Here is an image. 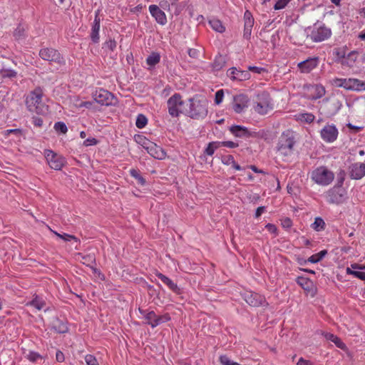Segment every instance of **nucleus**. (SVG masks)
<instances>
[{"label": "nucleus", "mask_w": 365, "mask_h": 365, "mask_svg": "<svg viewBox=\"0 0 365 365\" xmlns=\"http://www.w3.org/2000/svg\"><path fill=\"white\" fill-rule=\"evenodd\" d=\"M295 135L293 131L287 130L279 137L276 151L284 161H289L294 156Z\"/></svg>", "instance_id": "f257e3e1"}, {"label": "nucleus", "mask_w": 365, "mask_h": 365, "mask_svg": "<svg viewBox=\"0 0 365 365\" xmlns=\"http://www.w3.org/2000/svg\"><path fill=\"white\" fill-rule=\"evenodd\" d=\"M188 109L185 110V114L192 119H203L208 113V102L205 98H193L189 99Z\"/></svg>", "instance_id": "f03ea898"}, {"label": "nucleus", "mask_w": 365, "mask_h": 365, "mask_svg": "<svg viewBox=\"0 0 365 365\" xmlns=\"http://www.w3.org/2000/svg\"><path fill=\"white\" fill-rule=\"evenodd\" d=\"M43 91L38 87L31 91L26 98V105L30 112L39 115L46 113L48 107L42 103Z\"/></svg>", "instance_id": "7ed1b4c3"}, {"label": "nucleus", "mask_w": 365, "mask_h": 365, "mask_svg": "<svg viewBox=\"0 0 365 365\" xmlns=\"http://www.w3.org/2000/svg\"><path fill=\"white\" fill-rule=\"evenodd\" d=\"M255 111L259 115H266L274 109V103L268 92L262 91L256 96Z\"/></svg>", "instance_id": "20e7f679"}, {"label": "nucleus", "mask_w": 365, "mask_h": 365, "mask_svg": "<svg viewBox=\"0 0 365 365\" xmlns=\"http://www.w3.org/2000/svg\"><path fill=\"white\" fill-rule=\"evenodd\" d=\"M334 178V173L325 166L318 167L311 173V179L319 185H329Z\"/></svg>", "instance_id": "39448f33"}, {"label": "nucleus", "mask_w": 365, "mask_h": 365, "mask_svg": "<svg viewBox=\"0 0 365 365\" xmlns=\"http://www.w3.org/2000/svg\"><path fill=\"white\" fill-rule=\"evenodd\" d=\"M336 86L344 88L346 90L356 91H365V81L357 78H336L334 80Z\"/></svg>", "instance_id": "423d86ee"}, {"label": "nucleus", "mask_w": 365, "mask_h": 365, "mask_svg": "<svg viewBox=\"0 0 365 365\" xmlns=\"http://www.w3.org/2000/svg\"><path fill=\"white\" fill-rule=\"evenodd\" d=\"M324 197L330 204H341L346 199V192L341 186H335L324 194Z\"/></svg>", "instance_id": "0eeeda50"}, {"label": "nucleus", "mask_w": 365, "mask_h": 365, "mask_svg": "<svg viewBox=\"0 0 365 365\" xmlns=\"http://www.w3.org/2000/svg\"><path fill=\"white\" fill-rule=\"evenodd\" d=\"M168 113L172 117H178L184 113V101L180 94L175 93L168 100Z\"/></svg>", "instance_id": "6e6552de"}, {"label": "nucleus", "mask_w": 365, "mask_h": 365, "mask_svg": "<svg viewBox=\"0 0 365 365\" xmlns=\"http://www.w3.org/2000/svg\"><path fill=\"white\" fill-rule=\"evenodd\" d=\"M43 154L50 168L56 170H61L66 163L62 155L51 150H45Z\"/></svg>", "instance_id": "1a4fd4ad"}, {"label": "nucleus", "mask_w": 365, "mask_h": 365, "mask_svg": "<svg viewBox=\"0 0 365 365\" xmlns=\"http://www.w3.org/2000/svg\"><path fill=\"white\" fill-rule=\"evenodd\" d=\"M139 138L143 140L142 145L147 150V152L153 158L156 159H163L166 156L165 152L163 150L162 148L157 145L155 143L143 138L142 137H139Z\"/></svg>", "instance_id": "9d476101"}, {"label": "nucleus", "mask_w": 365, "mask_h": 365, "mask_svg": "<svg viewBox=\"0 0 365 365\" xmlns=\"http://www.w3.org/2000/svg\"><path fill=\"white\" fill-rule=\"evenodd\" d=\"M338 135V129L334 124H327L320 131L322 139L327 143H334L337 139Z\"/></svg>", "instance_id": "9b49d317"}, {"label": "nucleus", "mask_w": 365, "mask_h": 365, "mask_svg": "<svg viewBox=\"0 0 365 365\" xmlns=\"http://www.w3.org/2000/svg\"><path fill=\"white\" fill-rule=\"evenodd\" d=\"M39 56L45 61L56 62L59 64L63 63V58L60 53L51 48H44L40 50Z\"/></svg>", "instance_id": "f8f14e48"}, {"label": "nucleus", "mask_w": 365, "mask_h": 365, "mask_svg": "<svg viewBox=\"0 0 365 365\" xmlns=\"http://www.w3.org/2000/svg\"><path fill=\"white\" fill-rule=\"evenodd\" d=\"M331 35V31L325 26L314 27L310 34V38L314 42H322L328 39Z\"/></svg>", "instance_id": "ddd939ff"}, {"label": "nucleus", "mask_w": 365, "mask_h": 365, "mask_svg": "<svg viewBox=\"0 0 365 365\" xmlns=\"http://www.w3.org/2000/svg\"><path fill=\"white\" fill-rule=\"evenodd\" d=\"M170 319V317L168 314L157 315L154 311H150V312L146 314V317L145 319L146 323L152 328H155L163 323L168 322Z\"/></svg>", "instance_id": "4468645a"}, {"label": "nucleus", "mask_w": 365, "mask_h": 365, "mask_svg": "<svg viewBox=\"0 0 365 365\" xmlns=\"http://www.w3.org/2000/svg\"><path fill=\"white\" fill-rule=\"evenodd\" d=\"M112 94L108 91L100 88L93 93V98L96 102L101 105L108 106L111 103Z\"/></svg>", "instance_id": "2eb2a0df"}, {"label": "nucleus", "mask_w": 365, "mask_h": 365, "mask_svg": "<svg viewBox=\"0 0 365 365\" xmlns=\"http://www.w3.org/2000/svg\"><path fill=\"white\" fill-rule=\"evenodd\" d=\"M245 302L252 307H259L266 303L265 298L255 292H247L244 294Z\"/></svg>", "instance_id": "dca6fc26"}, {"label": "nucleus", "mask_w": 365, "mask_h": 365, "mask_svg": "<svg viewBox=\"0 0 365 365\" xmlns=\"http://www.w3.org/2000/svg\"><path fill=\"white\" fill-rule=\"evenodd\" d=\"M319 63V59L318 57H312L299 62L297 66L302 73H309L317 67Z\"/></svg>", "instance_id": "f3484780"}, {"label": "nucleus", "mask_w": 365, "mask_h": 365, "mask_svg": "<svg viewBox=\"0 0 365 365\" xmlns=\"http://www.w3.org/2000/svg\"><path fill=\"white\" fill-rule=\"evenodd\" d=\"M249 98L246 95L240 94L235 96L233 98L232 108L237 113H240L248 106Z\"/></svg>", "instance_id": "a211bd4d"}, {"label": "nucleus", "mask_w": 365, "mask_h": 365, "mask_svg": "<svg viewBox=\"0 0 365 365\" xmlns=\"http://www.w3.org/2000/svg\"><path fill=\"white\" fill-rule=\"evenodd\" d=\"M309 92V98L311 100H317L322 98L325 93V88L321 84L310 85L307 87Z\"/></svg>", "instance_id": "6ab92c4d"}, {"label": "nucleus", "mask_w": 365, "mask_h": 365, "mask_svg": "<svg viewBox=\"0 0 365 365\" xmlns=\"http://www.w3.org/2000/svg\"><path fill=\"white\" fill-rule=\"evenodd\" d=\"M149 11L156 21L160 25H165L167 23V17L164 11L159 9L156 5L152 4L149 6Z\"/></svg>", "instance_id": "aec40b11"}, {"label": "nucleus", "mask_w": 365, "mask_h": 365, "mask_svg": "<svg viewBox=\"0 0 365 365\" xmlns=\"http://www.w3.org/2000/svg\"><path fill=\"white\" fill-rule=\"evenodd\" d=\"M350 168V176L352 179L359 180L365 175V163H354Z\"/></svg>", "instance_id": "412c9836"}, {"label": "nucleus", "mask_w": 365, "mask_h": 365, "mask_svg": "<svg viewBox=\"0 0 365 365\" xmlns=\"http://www.w3.org/2000/svg\"><path fill=\"white\" fill-rule=\"evenodd\" d=\"M100 31V18L98 14L96 15L93 24L92 26L91 32V38L93 43H98L100 39L99 36Z\"/></svg>", "instance_id": "4be33fe9"}, {"label": "nucleus", "mask_w": 365, "mask_h": 365, "mask_svg": "<svg viewBox=\"0 0 365 365\" xmlns=\"http://www.w3.org/2000/svg\"><path fill=\"white\" fill-rule=\"evenodd\" d=\"M230 130L235 136L238 138L250 136L247 128L244 126L232 125L230 127Z\"/></svg>", "instance_id": "5701e85b"}, {"label": "nucleus", "mask_w": 365, "mask_h": 365, "mask_svg": "<svg viewBox=\"0 0 365 365\" xmlns=\"http://www.w3.org/2000/svg\"><path fill=\"white\" fill-rule=\"evenodd\" d=\"M156 276L160 279L164 284H165L170 289L175 292H179V288L173 280H171L170 278L166 277L165 275L163 274L162 273L158 272L156 273Z\"/></svg>", "instance_id": "b1692460"}, {"label": "nucleus", "mask_w": 365, "mask_h": 365, "mask_svg": "<svg viewBox=\"0 0 365 365\" xmlns=\"http://www.w3.org/2000/svg\"><path fill=\"white\" fill-rule=\"evenodd\" d=\"M295 118L297 120L307 123H311L315 119V116L311 113H300L295 115Z\"/></svg>", "instance_id": "393cba45"}, {"label": "nucleus", "mask_w": 365, "mask_h": 365, "mask_svg": "<svg viewBox=\"0 0 365 365\" xmlns=\"http://www.w3.org/2000/svg\"><path fill=\"white\" fill-rule=\"evenodd\" d=\"M324 336L327 340L334 343L338 348H340L341 349H344L346 348V345L344 344V343L342 342V341L336 335L331 333H326L324 334Z\"/></svg>", "instance_id": "a878e982"}, {"label": "nucleus", "mask_w": 365, "mask_h": 365, "mask_svg": "<svg viewBox=\"0 0 365 365\" xmlns=\"http://www.w3.org/2000/svg\"><path fill=\"white\" fill-rule=\"evenodd\" d=\"M222 161L223 164L226 165H231L236 170H242V168L235 162L232 155H229L223 157Z\"/></svg>", "instance_id": "bb28decb"}, {"label": "nucleus", "mask_w": 365, "mask_h": 365, "mask_svg": "<svg viewBox=\"0 0 365 365\" xmlns=\"http://www.w3.org/2000/svg\"><path fill=\"white\" fill-rule=\"evenodd\" d=\"M53 329L58 333L64 334L68 331L66 324L58 319L53 322Z\"/></svg>", "instance_id": "cd10ccee"}, {"label": "nucleus", "mask_w": 365, "mask_h": 365, "mask_svg": "<svg viewBox=\"0 0 365 365\" xmlns=\"http://www.w3.org/2000/svg\"><path fill=\"white\" fill-rule=\"evenodd\" d=\"M209 24L217 32L223 33L225 31V26L219 19H212L209 21Z\"/></svg>", "instance_id": "c85d7f7f"}, {"label": "nucleus", "mask_w": 365, "mask_h": 365, "mask_svg": "<svg viewBox=\"0 0 365 365\" xmlns=\"http://www.w3.org/2000/svg\"><path fill=\"white\" fill-rule=\"evenodd\" d=\"M28 304L34 307L37 310H41L45 307L46 302L43 298L36 296Z\"/></svg>", "instance_id": "c756f323"}, {"label": "nucleus", "mask_w": 365, "mask_h": 365, "mask_svg": "<svg viewBox=\"0 0 365 365\" xmlns=\"http://www.w3.org/2000/svg\"><path fill=\"white\" fill-rule=\"evenodd\" d=\"M160 56L158 53H152L147 58L146 63L148 66L153 67L160 62Z\"/></svg>", "instance_id": "7c9ffc66"}, {"label": "nucleus", "mask_w": 365, "mask_h": 365, "mask_svg": "<svg viewBox=\"0 0 365 365\" xmlns=\"http://www.w3.org/2000/svg\"><path fill=\"white\" fill-rule=\"evenodd\" d=\"M327 254V250H322L319 253H317V254H314V255L310 256L308 258L307 262H311V263H317L319 261H321Z\"/></svg>", "instance_id": "2f4dec72"}, {"label": "nucleus", "mask_w": 365, "mask_h": 365, "mask_svg": "<svg viewBox=\"0 0 365 365\" xmlns=\"http://www.w3.org/2000/svg\"><path fill=\"white\" fill-rule=\"evenodd\" d=\"M129 172L130 175L137 180L138 184L140 185H145V179L140 175V172L138 170L131 169L130 170Z\"/></svg>", "instance_id": "473e14b6"}, {"label": "nucleus", "mask_w": 365, "mask_h": 365, "mask_svg": "<svg viewBox=\"0 0 365 365\" xmlns=\"http://www.w3.org/2000/svg\"><path fill=\"white\" fill-rule=\"evenodd\" d=\"M220 146V142H211L210 143L205 150V153L210 156H212L215 151Z\"/></svg>", "instance_id": "72a5a7b5"}, {"label": "nucleus", "mask_w": 365, "mask_h": 365, "mask_svg": "<svg viewBox=\"0 0 365 365\" xmlns=\"http://www.w3.org/2000/svg\"><path fill=\"white\" fill-rule=\"evenodd\" d=\"M312 227L316 231L323 230L325 228V222L322 218L316 217Z\"/></svg>", "instance_id": "f704fd0d"}, {"label": "nucleus", "mask_w": 365, "mask_h": 365, "mask_svg": "<svg viewBox=\"0 0 365 365\" xmlns=\"http://www.w3.org/2000/svg\"><path fill=\"white\" fill-rule=\"evenodd\" d=\"M16 75H17V73L13 69L2 68L0 70V76L3 78H12L16 77Z\"/></svg>", "instance_id": "c9c22d12"}, {"label": "nucleus", "mask_w": 365, "mask_h": 365, "mask_svg": "<svg viewBox=\"0 0 365 365\" xmlns=\"http://www.w3.org/2000/svg\"><path fill=\"white\" fill-rule=\"evenodd\" d=\"M251 78V75L249 71H241L239 70L237 76L234 77V81H243L248 80Z\"/></svg>", "instance_id": "e433bc0d"}, {"label": "nucleus", "mask_w": 365, "mask_h": 365, "mask_svg": "<svg viewBox=\"0 0 365 365\" xmlns=\"http://www.w3.org/2000/svg\"><path fill=\"white\" fill-rule=\"evenodd\" d=\"M147 123H148V120L144 115L139 114L137 116L136 121H135V125H136L137 128H143L146 125Z\"/></svg>", "instance_id": "4c0bfd02"}, {"label": "nucleus", "mask_w": 365, "mask_h": 365, "mask_svg": "<svg viewBox=\"0 0 365 365\" xmlns=\"http://www.w3.org/2000/svg\"><path fill=\"white\" fill-rule=\"evenodd\" d=\"M116 46V41L113 39H109L103 43V48L107 51H113L115 49Z\"/></svg>", "instance_id": "58836bf2"}, {"label": "nucleus", "mask_w": 365, "mask_h": 365, "mask_svg": "<svg viewBox=\"0 0 365 365\" xmlns=\"http://www.w3.org/2000/svg\"><path fill=\"white\" fill-rule=\"evenodd\" d=\"M253 25L254 24H250V22L245 23L243 34V36L245 38L249 39L250 38Z\"/></svg>", "instance_id": "ea45409f"}, {"label": "nucleus", "mask_w": 365, "mask_h": 365, "mask_svg": "<svg viewBox=\"0 0 365 365\" xmlns=\"http://www.w3.org/2000/svg\"><path fill=\"white\" fill-rule=\"evenodd\" d=\"M84 359L86 365H100L96 356L92 354H86Z\"/></svg>", "instance_id": "a19ab883"}, {"label": "nucleus", "mask_w": 365, "mask_h": 365, "mask_svg": "<svg viewBox=\"0 0 365 365\" xmlns=\"http://www.w3.org/2000/svg\"><path fill=\"white\" fill-rule=\"evenodd\" d=\"M54 129L56 132L65 134L68 131L66 125L63 122H57L54 124Z\"/></svg>", "instance_id": "79ce46f5"}, {"label": "nucleus", "mask_w": 365, "mask_h": 365, "mask_svg": "<svg viewBox=\"0 0 365 365\" xmlns=\"http://www.w3.org/2000/svg\"><path fill=\"white\" fill-rule=\"evenodd\" d=\"M220 361L222 365H240L237 362L232 361L227 356L222 355L220 356Z\"/></svg>", "instance_id": "37998d69"}, {"label": "nucleus", "mask_w": 365, "mask_h": 365, "mask_svg": "<svg viewBox=\"0 0 365 365\" xmlns=\"http://www.w3.org/2000/svg\"><path fill=\"white\" fill-rule=\"evenodd\" d=\"M224 65H225V61L221 56L215 58L214 63H213V68L215 70L221 69L224 66Z\"/></svg>", "instance_id": "c03bdc74"}, {"label": "nucleus", "mask_w": 365, "mask_h": 365, "mask_svg": "<svg viewBox=\"0 0 365 365\" xmlns=\"http://www.w3.org/2000/svg\"><path fill=\"white\" fill-rule=\"evenodd\" d=\"M297 283L304 289H308L309 284H311V281L304 277H299L297 279Z\"/></svg>", "instance_id": "a18cd8bd"}, {"label": "nucleus", "mask_w": 365, "mask_h": 365, "mask_svg": "<svg viewBox=\"0 0 365 365\" xmlns=\"http://www.w3.org/2000/svg\"><path fill=\"white\" fill-rule=\"evenodd\" d=\"M292 0H278L274 6L275 10L284 9Z\"/></svg>", "instance_id": "49530a36"}, {"label": "nucleus", "mask_w": 365, "mask_h": 365, "mask_svg": "<svg viewBox=\"0 0 365 365\" xmlns=\"http://www.w3.org/2000/svg\"><path fill=\"white\" fill-rule=\"evenodd\" d=\"M53 232L59 238L63 240L64 241H70L71 240H75L76 241H77V238L73 236V235H68V234H59L55 231H53Z\"/></svg>", "instance_id": "de8ad7c7"}, {"label": "nucleus", "mask_w": 365, "mask_h": 365, "mask_svg": "<svg viewBox=\"0 0 365 365\" xmlns=\"http://www.w3.org/2000/svg\"><path fill=\"white\" fill-rule=\"evenodd\" d=\"M82 262L83 264L89 266L95 262V257L93 255H87L82 257Z\"/></svg>", "instance_id": "09e8293b"}, {"label": "nucleus", "mask_w": 365, "mask_h": 365, "mask_svg": "<svg viewBox=\"0 0 365 365\" xmlns=\"http://www.w3.org/2000/svg\"><path fill=\"white\" fill-rule=\"evenodd\" d=\"M223 97H224V93H223V91L222 90H219L216 92L215 93V103L217 104V105H219L220 103H222V100H223Z\"/></svg>", "instance_id": "8fccbe9b"}, {"label": "nucleus", "mask_w": 365, "mask_h": 365, "mask_svg": "<svg viewBox=\"0 0 365 365\" xmlns=\"http://www.w3.org/2000/svg\"><path fill=\"white\" fill-rule=\"evenodd\" d=\"M40 358V354L34 351H30L27 355V359L32 362L36 361Z\"/></svg>", "instance_id": "3c124183"}, {"label": "nucleus", "mask_w": 365, "mask_h": 365, "mask_svg": "<svg viewBox=\"0 0 365 365\" xmlns=\"http://www.w3.org/2000/svg\"><path fill=\"white\" fill-rule=\"evenodd\" d=\"M281 225L284 228L289 229L292 226V222L290 218L284 217L281 220Z\"/></svg>", "instance_id": "603ef678"}, {"label": "nucleus", "mask_w": 365, "mask_h": 365, "mask_svg": "<svg viewBox=\"0 0 365 365\" xmlns=\"http://www.w3.org/2000/svg\"><path fill=\"white\" fill-rule=\"evenodd\" d=\"M98 143V140L94 138H88L83 142L84 146H91V145H95Z\"/></svg>", "instance_id": "864d4df0"}, {"label": "nucleus", "mask_w": 365, "mask_h": 365, "mask_svg": "<svg viewBox=\"0 0 365 365\" xmlns=\"http://www.w3.org/2000/svg\"><path fill=\"white\" fill-rule=\"evenodd\" d=\"M248 71H249V72L252 71V72H254L255 73H262V72L265 71V68H262V67L250 66L248 67Z\"/></svg>", "instance_id": "5fc2aeb1"}, {"label": "nucleus", "mask_w": 365, "mask_h": 365, "mask_svg": "<svg viewBox=\"0 0 365 365\" xmlns=\"http://www.w3.org/2000/svg\"><path fill=\"white\" fill-rule=\"evenodd\" d=\"M220 145H222L225 147H227V148H237L238 146V143L232 142V141L220 142Z\"/></svg>", "instance_id": "6e6d98bb"}, {"label": "nucleus", "mask_w": 365, "mask_h": 365, "mask_svg": "<svg viewBox=\"0 0 365 365\" xmlns=\"http://www.w3.org/2000/svg\"><path fill=\"white\" fill-rule=\"evenodd\" d=\"M245 23L250 22V24H254V19L251 13L249 11H246L244 14Z\"/></svg>", "instance_id": "4d7b16f0"}, {"label": "nucleus", "mask_w": 365, "mask_h": 365, "mask_svg": "<svg viewBox=\"0 0 365 365\" xmlns=\"http://www.w3.org/2000/svg\"><path fill=\"white\" fill-rule=\"evenodd\" d=\"M239 70L236 68L232 67L227 71V76H229L232 80L234 81V77L237 76V73Z\"/></svg>", "instance_id": "13d9d810"}, {"label": "nucleus", "mask_w": 365, "mask_h": 365, "mask_svg": "<svg viewBox=\"0 0 365 365\" xmlns=\"http://www.w3.org/2000/svg\"><path fill=\"white\" fill-rule=\"evenodd\" d=\"M24 29L21 26L17 27V29L15 30L14 35L16 38H20L21 36H24Z\"/></svg>", "instance_id": "bf43d9fd"}, {"label": "nucleus", "mask_w": 365, "mask_h": 365, "mask_svg": "<svg viewBox=\"0 0 365 365\" xmlns=\"http://www.w3.org/2000/svg\"><path fill=\"white\" fill-rule=\"evenodd\" d=\"M200 51L195 48H190L188 50V55L191 58H197L199 56Z\"/></svg>", "instance_id": "052dcab7"}, {"label": "nucleus", "mask_w": 365, "mask_h": 365, "mask_svg": "<svg viewBox=\"0 0 365 365\" xmlns=\"http://www.w3.org/2000/svg\"><path fill=\"white\" fill-rule=\"evenodd\" d=\"M266 228L269 232L277 234V228L274 225L269 223L266 225Z\"/></svg>", "instance_id": "680f3d73"}, {"label": "nucleus", "mask_w": 365, "mask_h": 365, "mask_svg": "<svg viewBox=\"0 0 365 365\" xmlns=\"http://www.w3.org/2000/svg\"><path fill=\"white\" fill-rule=\"evenodd\" d=\"M266 207L264 206H261L257 207L255 212V217L258 218L262 215V213L265 212Z\"/></svg>", "instance_id": "e2e57ef3"}, {"label": "nucleus", "mask_w": 365, "mask_h": 365, "mask_svg": "<svg viewBox=\"0 0 365 365\" xmlns=\"http://www.w3.org/2000/svg\"><path fill=\"white\" fill-rule=\"evenodd\" d=\"M353 275L361 280H365V272L361 271H355Z\"/></svg>", "instance_id": "0e129e2a"}, {"label": "nucleus", "mask_w": 365, "mask_h": 365, "mask_svg": "<svg viewBox=\"0 0 365 365\" xmlns=\"http://www.w3.org/2000/svg\"><path fill=\"white\" fill-rule=\"evenodd\" d=\"M56 359L58 362H63L64 361V354L61 351H58L56 354Z\"/></svg>", "instance_id": "69168bd1"}, {"label": "nucleus", "mask_w": 365, "mask_h": 365, "mask_svg": "<svg viewBox=\"0 0 365 365\" xmlns=\"http://www.w3.org/2000/svg\"><path fill=\"white\" fill-rule=\"evenodd\" d=\"M33 123L37 127H41L43 124V120L40 118L34 117L33 118Z\"/></svg>", "instance_id": "338daca9"}, {"label": "nucleus", "mask_w": 365, "mask_h": 365, "mask_svg": "<svg viewBox=\"0 0 365 365\" xmlns=\"http://www.w3.org/2000/svg\"><path fill=\"white\" fill-rule=\"evenodd\" d=\"M297 365H312L311 362L303 358H300L297 364Z\"/></svg>", "instance_id": "774afa93"}]
</instances>
